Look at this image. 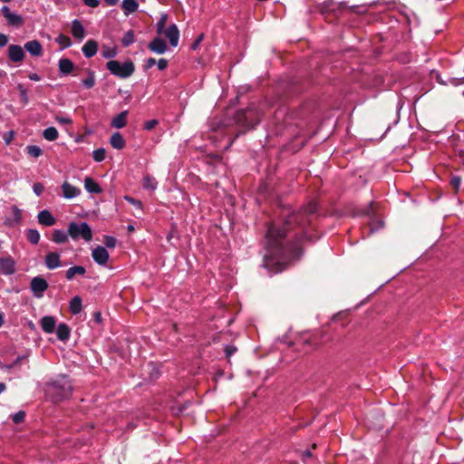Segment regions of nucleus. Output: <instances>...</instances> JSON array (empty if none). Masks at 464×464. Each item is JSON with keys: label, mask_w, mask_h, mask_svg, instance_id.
I'll return each instance as SVG.
<instances>
[{"label": "nucleus", "mask_w": 464, "mask_h": 464, "mask_svg": "<svg viewBox=\"0 0 464 464\" xmlns=\"http://www.w3.org/2000/svg\"><path fill=\"white\" fill-rule=\"evenodd\" d=\"M317 204L309 202L298 212L289 215L283 228L276 225L269 227L266 235V254L263 266L270 273L281 272L293 259L298 258L302 254L299 241L290 245L285 243V227L298 226L304 229L315 218Z\"/></svg>", "instance_id": "f257e3e1"}, {"label": "nucleus", "mask_w": 464, "mask_h": 464, "mask_svg": "<svg viewBox=\"0 0 464 464\" xmlns=\"http://www.w3.org/2000/svg\"><path fill=\"white\" fill-rule=\"evenodd\" d=\"M72 392V384L66 375H59L46 383V394L53 402L69 398Z\"/></svg>", "instance_id": "f03ea898"}, {"label": "nucleus", "mask_w": 464, "mask_h": 464, "mask_svg": "<svg viewBox=\"0 0 464 464\" xmlns=\"http://www.w3.org/2000/svg\"><path fill=\"white\" fill-rule=\"evenodd\" d=\"M68 234L73 240L82 238L86 242L92 239V231L89 224L85 221L77 223L70 222L68 225Z\"/></svg>", "instance_id": "7ed1b4c3"}, {"label": "nucleus", "mask_w": 464, "mask_h": 464, "mask_svg": "<svg viewBox=\"0 0 464 464\" xmlns=\"http://www.w3.org/2000/svg\"><path fill=\"white\" fill-rule=\"evenodd\" d=\"M106 68L111 74L122 79L130 77L134 72V64L130 61L121 63L119 61L111 60L106 63Z\"/></svg>", "instance_id": "20e7f679"}, {"label": "nucleus", "mask_w": 464, "mask_h": 464, "mask_svg": "<svg viewBox=\"0 0 464 464\" xmlns=\"http://www.w3.org/2000/svg\"><path fill=\"white\" fill-rule=\"evenodd\" d=\"M260 119L258 112L252 107L240 111L237 114V121L246 129H252L258 124Z\"/></svg>", "instance_id": "39448f33"}, {"label": "nucleus", "mask_w": 464, "mask_h": 464, "mask_svg": "<svg viewBox=\"0 0 464 464\" xmlns=\"http://www.w3.org/2000/svg\"><path fill=\"white\" fill-rule=\"evenodd\" d=\"M48 288L47 281L42 276H34L32 278L30 283V289L33 295L36 298H42L44 292Z\"/></svg>", "instance_id": "423d86ee"}, {"label": "nucleus", "mask_w": 464, "mask_h": 464, "mask_svg": "<svg viewBox=\"0 0 464 464\" xmlns=\"http://www.w3.org/2000/svg\"><path fill=\"white\" fill-rule=\"evenodd\" d=\"M0 271L5 276H11L15 273V261L7 255L0 257Z\"/></svg>", "instance_id": "0eeeda50"}, {"label": "nucleus", "mask_w": 464, "mask_h": 464, "mask_svg": "<svg viewBox=\"0 0 464 464\" xmlns=\"http://www.w3.org/2000/svg\"><path fill=\"white\" fill-rule=\"evenodd\" d=\"M1 13L3 16L5 18L7 24L12 26H20L23 24V18L16 14L11 12L10 8L6 5H4L1 8Z\"/></svg>", "instance_id": "6e6552de"}, {"label": "nucleus", "mask_w": 464, "mask_h": 464, "mask_svg": "<svg viewBox=\"0 0 464 464\" xmlns=\"http://www.w3.org/2000/svg\"><path fill=\"white\" fill-rule=\"evenodd\" d=\"M44 265L50 270L62 266L61 254L58 252H48L44 256Z\"/></svg>", "instance_id": "1a4fd4ad"}, {"label": "nucleus", "mask_w": 464, "mask_h": 464, "mask_svg": "<svg viewBox=\"0 0 464 464\" xmlns=\"http://www.w3.org/2000/svg\"><path fill=\"white\" fill-rule=\"evenodd\" d=\"M92 256L95 263L105 266L109 260V253L103 246H97L92 249Z\"/></svg>", "instance_id": "9d476101"}, {"label": "nucleus", "mask_w": 464, "mask_h": 464, "mask_svg": "<svg viewBox=\"0 0 464 464\" xmlns=\"http://www.w3.org/2000/svg\"><path fill=\"white\" fill-rule=\"evenodd\" d=\"M62 196L66 199H72L81 195L82 191L79 188L64 181L62 184Z\"/></svg>", "instance_id": "9b49d317"}, {"label": "nucleus", "mask_w": 464, "mask_h": 464, "mask_svg": "<svg viewBox=\"0 0 464 464\" xmlns=\"http://www.w3.org/2000/svg\"><path fill=\"white\" fill-rule=\"evenodd\" d=\"M162 34L169 39L171 46L176 47L179 40V31L176 24H170L163 30Z\"/></svg>", "instance_id": "f8f14e48"}, {"label": "nucleus", "mask_w": 464, "mask_h": 464, "mask_svg": "<svg viewBox=\"0 0 464 464\" xmlns=\"http://www.w3.org/2000/svg\"><path fill=\"white\" fill-rule=\"evenodd\" d=\"M8 58L14 63H20L24 58V49L17 44H10L8 47Z\"/></svg>", "instance_id": "ddd939ff"}, {"label": "nucleus", "mask_w": 464, "mask_h": 464, "mask_svg": "<svg viewBox=\"0 0 464 464\" xmlns=\"http://www.w3.org/2000/svg\"><path fill=\"white\" fill-rule=\"evenodd\" d=\"M43 331L46 334H53L55 331L56 320L53 316L45 315L40 321Z\"/></svg>", "instance_id": "4468645a"}, {"label": "nucleus", "mask_w": 464, "mask_h": 464, "mask_svg": "<svg viewBox=\"0 0 464 464\" xmlns=\"http://www.w3.org/2000/svg\"><path fill=\"white\" fill-rule=\"evenodd\" d=\"M24 49L33 56H41L43 54L42 44L37 40L25 43Z\"/></svg>", "instance_id": "2eb2a0df"}, {"label": "nucleus", "mask_w": 464, "mask_h": 464, "mask_svg": "<svg viewBox=\"0 0 464 464\" xmlns=\"http://www.w3.org/2000/svg\"><path fill=\"white\" fill-rule=\"evenodd\" d=\"M149 49L158 54H162L167 51V44L161 38H154L149 44Z\"/></svg>", "instance_id": "dca6fc26"}, {"label": "nucleus", "mask_w": 464, "mask_h": 464, "mask_svg": "<svg viewBox=\"0 0 464 464\" xmlns=\"http://www.w3.org/2000/svg\"><path fill=\"white\" fill-rule=\"evenodd\" d=\"M38 222L41 225L51 227L55 224V218L49 210H41L37 215Z\"/></svg>", "instance_id": "f3484780"}, {"label": "nucleus", "mask_w": 464, "mask_h": 464, "mask_svg": "<svg viewBox=\"0 0 464 464\" xmlns=\"http://www.w3.org/2000/svg\"><path fill=\"white\" fill-rule=\"evenodd\" d=\"M82 53L86 58H91L97 53L98 44L94 40H88L82 48Z\"/></svg>", "instance_id": "a211bd4d"}, {"label": "nucleus", "mask_w": 464, "mask_h": 464, "mask_svg": "<svg viewBox=\"0 0 464 464\" xmlns=\"http://www.w3.org/2000/svg\"><path fill=\"white\" fill-rule=\"evenodd\" d=\"M72 34L74 38L82 41L85 36V30L82 23L78 19L72 22Z\"/></svg>", "instance_id": "6ab92c4d"}, {"label": "nucleus", "mask_w": 464, "mask_h": 464, "mask_svg": "<svg viewBox=\"0 0 464 464\" xmlns=\"http://www.w3.org/2000/svg\"><path fill=\"white\" fill-rule=\"evenodd\" d=\"M58 67L61 74L67 75L72 72L74 64L70 59L62 58L58 62Z\"/></svg>", "instance_id": "aec40b11"}, {"label": "nucleus", "mask_w": 464, "mask_h": 464, "mask_svg": "<svg viewBox=\"0 0 464 464\" xmlns=\"http://www.w3.org/2000/svg\"><path fill=\"white\" fill-rule=\"evenodd\" d=\"M71 329L64 324L61 323L56 327V335L60 341L65 342L70 338Z\"/></svg>", "instance_id": "412c9836"}, {"label": "nucleus", "mask_w": 464, "mask_h": 464, "mask_svg": "<svg viewBox=\"0 0 464 464\" xmlns=\"http://www.w3.org/2000/svg\"><path fill=\"white\" fill-rule=\"evenodd\" d=\"M127 115L128 111H121L112 119L111 125L115 129H121L125 127L127 124Z\"/></svg>", "instance_id": "4be33fe9"}, {"label": "nucleus", "mask_w": 464, "mask_h": 464, "mask_svg": "<svg viewBox=\"0 0 464 464\" xmlns=\"http://www.w3.org/2000/svg\"><path fill=\"white\" fill-rule=\"evenodd\" d=\"M110 144L116 150H122L126 142L120 132H114L110 138Z\"/></svg>", "instance_id": "5701e85b"}, {"label": "nucleus", "mask_w": 464, "mask_h": 464, "mask_svg": "<svg viewBox=\"0 0 464 464\" xmlns=\"http://www.w3.org/2000/svg\"><path fill=\"white\" fill-rule=\"evenodd\" d=\"M84 188L92 194H99L102 192V188L99 184L90 177L84 179Z\"/></svg>", "instance_id": "b1692460"}, {"label": "nucleus", "mask_w": 464, "mask_h": 464, "mask_svg": "<svg viewBox=\"0 0 464 464\" xmlns=\"http://www.w3.org/2000/svg\"><path fill=\"white\" fill-rule=\"evenodd\" d=\"M121 7L124 14L129 15L138 10L139 3L137 0H122Z\"/></svg>", "instance_id": "393cba45"}, {"label": "nucleus", "mask_w": 464, "mask_h": 464, "mask_svg": "<svg viewBox=\"0 0 464 464\" xmlns=\"http://www.w3.org/2000/svg\"><path fill=\"white\" fill-rule=\"evenodd\" d=\"M86 273L85 267L82 266H74L70 267L66 273L65 277L67 280H72L76 275L84 276Z\"/></svg>", "instance_id": "a878e982"}, {"label": "nucleus", "mask_w": 464, "mask_h": 464, "mask_svg": "<svg viewBox=\"0 0 464 464\" xmlns=\"http://www.w3.org/2000/svg\"><path fill=\"white\" fill-rule=\"evenodd\" d=\"M69 237L68 231L55 229L53 233L52 240L56 244H63L68 241Z\"/></svg>", "instance_id": "bb28decb"}, {"label": "nucleus", "mask_w": 464, "mask_h": 464, "mask_svg": "<svg viewBox=\"0 0 464 464\" xmlns=\"http://www.w3.org/2000/svg\"><path fill=\"white\" fill-rule=\"evenodd\" d=\"M82 304L81 297L78 295L72 297L69 304L70 312L72 314H78L82 311Z\"/></svg>", "instance_id": "cd10ccee"}, {"label": "nucleus", "mask_w": 464, "mask_h": 464, "mask_svg": "<svg viewBox=\"0 0 464 464\" xmlns=\"http://www.w3.org/2000/svg\"><path fill=\"white\" fill-rule=\"evenodd\" d=\"M82 85L85 89H91L95 85V72L92 70H87V77L82 80Z\"/></svg>", "instance_id": "c85d7f7f"}, {"label": "nucleus", "mask_w": 464, "mask_h": 464, "mask_svg": "<svg viewBox=\"0 0 464 464\" xmlns=\"http://www.w3.org/2000/svg\"><path fill=\"white\" fill-rule=\"evenodd\" d=\"M59 133L54 127H48L43 131V137L48 141H53L58 139Z\"/></svg>", "instance_id": "c756f323"}, {"label": "nucleus", "mask_w": 464, "mask_h": 464, "mask_svg": "<svg viewBox=\"0 0 464 464\" xmlns=\"http://www.w3.org/2000/svg\"><path fill=\"white\" fill-rule=\"evenodd\" d=\"M12 214H13V219L12 220H6L5 224L12 226L14 224H19L22 220V212L16 206L12 207Z\"/></svg>", "instance_id": "7c9ffc66"}, {"label": "nucleus", "mask_w": 464, "mask_h": 464, "mask_svg": "<svg viewBox=\"0 0 464 464\" xmlns=\"http://www.w3.org/2000/svg\"><path fill=\"white\" fill-rule=\"evenodd\" d=\"M26 237L33 245H37L40 241V233L38 230L30 228L26 231Z\"/></svg>", "instance_id": "2f4dec72"}, {"label": "nucleus", "mask_w": 464, "mask_h": 464, "mask_svg": "<svg viewBox=\"0 0 464 464\" xmlns=\"http://www.w3.org/2000/svg\"><path fill=\"white\" fill-rule=\"evenodd\" d=\"M157 186L158 182L153 177L147 175L143 178V188L145 189L155 190Z\"/></svg>", "instance_id": "473e14b6"}, {"label": "nucleus", "mask_w": 464, "mask_h": 464, "mask_svg": "<svg viewBox=\"0 0 464 464\" xmlns=\"http://www.w3.org/2000/svg\"><path fill=\"white\" fill-rule=\"evenodd\" d=\"M55 42L61 45L62 49L68 48L72 45V41H71L70 37H68L67 35H64L63 34H60L56 37Z\"/></svg>", "instance_id": "72a5a7b5"}, {"label": "nucleus", "mask_w": 464, "mask_h": 464, "mask_svg": "<svg viewBox=\"0 0 464 464\" xmlns=\"http://www.w3.org/2000/svg\"><path fill=\"white\" fill-rule=\"evenodd\" d=\"M135 36L132 30L126 32L121 39L123 46L128 47L134 43Z\"/></svg>", "instance_id": "f704fd0d"}, {"label": "nucleus", "mask_w": 464, "mask_h": 464, "mask_svg": "<svg viewBox=\"0 0 464 464\" xmlns=\"http://www.w3.org/2000/svg\"><path fill=\"white\" fill-rule=\"evenodd\" d=\"M27 153L33 158H38L42 155L43 150L36 145H29L26 147Z\"/></svg>", "instance_id": "c9c22d12"}, {"label": "nucleus", "mask_w": 464, "mask_h": 464, "mask_svg": "<svg viewBox=\"0 0 464 464\" xmlns=\"http://www.w3.org/2000/svg\"><path fill=\"white\" fill-rule=\"evenodd\" d=\"M92 158L96 162H102L105 159V150L103 148L97 149L92 151Z\"/></svg>", "instance_id": "e433bc0d"}, {"label": "nucleus", "mask_w": 464, "mask_h": 464, "mask_svg": "<svg viewBox=\"0 0 464 464\" xmlns=\"http://www.w3.org/2000/svg\"><path fill=\"white\" fill-rule=\"evenodd\" d=\"M450 184L453 188L455 193H457L461 185V179L459 176H452L450 178Z\"/></svg>", "instance_id": "4c0bfd02"}, {"label": "nucleus", "mask_w": 464, "mask_h": 464, "mask_svg": "<svg viewBox=\"0 0 464 464\" xmlns=\"http://www.w3.org/2000/svg\"><path fill=\"white\" fill-rule=\"evenodd\" d=\"M25 418V412L24 411H19L12 415V420L18 424L24 420Z\"/></svg>", "instance_id": "58836bf2"}, {"label": "nucleus", "mask_w": 464, "mask_h": 464, "mask_svg": "<svg viewBox=\"0 0 464 464\" xmlns=\"http://www.w3.org/2000/svg\"><path fill=\"white\" fill-rule=\"evenodd\" d=\"M102 54L104 58H113L116 56L117 51L115 48L105 47Z\"/></svg>", "instance_id": "ea45409f"}, {"label": "nucleus", "mask_w": 464, "mask_h": 464, "mask_svg": "<svg viewBox=\"0 0 464 464\" xmlns=\"http://www.w3.org/2000/svg\"><path fill=\"white\" fill-rule=\"evenodd\" d=\"M116 243H117V240L115 237H113L111 236L104 237V244L107 247L113 248V247H115Z\"/></svg>", "instance_id": "a19ab883"}, {"label": "nucleus", "mask_w": 464, "mask_h": 464, "mask_svg": "<svg viewBox=\"0 0 464 464\" xmlns=\"http://www.w3.org/2000/svg\"><path fill=\"white\" fill-rule=\"evenodd\" d=\"M54 120L61 125H68L72 122V119L67 116H55Z\"/></svg>", "instance_id": "79ce46f5"}, {"label": "nucleus", "mask_w": 464, "mask_h": 464, "mask_svg": "<svg viewBox=\"0 0 464 464\" xmlns=\"http://www.w3.org/2000/svg\"><path fill=\"white\" fill-rule=\"evenodd\" d=\"M166 20H167V15L163 14L160 17V19L159 20V22L157 23V32H158V34H162L163 30L166 29L165 28Z\"/></svg>", "instance_id": "37998d69"}, {"label": "nucleus", "mask_w": 464, "mask_h": 464, "mask_svg": "<svg viewBox=\"0 0 464 464\" xmlns=\"http://www.w3.org/2000/svg\"><path fill=\"white\" fill-rule=\"evenodd\" d=\"M33 190L35 195L40 196L44 190V187L42 183H35L33 186Z\"/></svg>", "instance_id": "c03bdc74"}, {"label": "nucleus", "mask_w": 464, "mask_h": 464, "mask_svg": "<svg viewBox=\"0 0 464 464\" xmlns=\"http://www.w3.org/2000/svg\"><path fill=\"white\" fill-rule=\"evenodd\" d=\"M159 121L157 120H150V121H147L145 123H144V129L147 130H152L154 127H156L158 125Z\"/></svg>", "instance_id": "a18cd8bd"}, {"label": "nucleus", "mask_w": 464, "mask_h": 464, "mask_svg": "<svg viewBox=\"0 0 464 464\" xmlns=\"http://www.w3.org/2000/svg\"><path fill=\"white\" fill-rule=\"evenodd\" d=\"M449 83L454 85V86H459L460 84H463L464 83V76L463 77H459V78H456V77H453V78H450L449 79Z\"/></svg>", "instance_id": "49530a36"}, {"label": "nucleus", "mask_w": 464, "mask_h": 464, "mask_svg": "<svg viewBox=\"0 0 464 464\" xmlns=\"http://www.w3.org/2000/svg\"><path fill=\"white\" fill-rule=\"evenodd\" d=\"M125 199L130 202L131 205H133L134 207H136L137 208H142V203L141 201L138 200V199H135L133 198H130V197H125Z\"/></svg>", "instance_id": "de8ad7c7"}, {"label": "nucleus", "mask_w": 464, "mask_h": 464, "mask_svg": "<svg viewBox=\"0 0 464 464\" xmlns=\"http://www.w3.org/2000/svg\"><path fill=\"white\" fill-rule=\"evenodd\" d=\"M203 39H204V34H199L197 37V39L194 41V43L191 44V49L197 50Z\"/></svg>", "instance_id": "09e8293b"}, {"label": "nucleus", "mask_w": 464, "mask_h": 464, "mask_svg": "<svg viewBox=\"0 0 464 464\" xmlns=\"http://www.w3.org/2000/svg\"><path fill=\"white\" fill-rule=\"evenodd\" d=\"M157 65H158L159 70L163 71L168 66V61L164 58H161L157 62Z\"/></svg>", "instance_id": "8fccbe9b"}, {"label": "nucleus", "mask_w": 464, "mask_h": 464, "mask_svg": "<svg viewBox=\"0 0 464 464\" xmlns=\"http://www.w3.org/2000/svg\"><path fill=\"white\" fill-rule=\"evenodd\" d=\"M84 5L89 7H97L100 5V0H82Z\"/></svg>", "instance_id": "3c124183"}, {"label": "nucleus", "mask_w": 464, "mask_h": 464, "mask_svg": "<svg viewBox=\"0 0 464 464\" xmlns=\"http://www.w3.org/2000/svg\"><path fill=\"white\" fill-rule=\"evenodd\" d=\"M236 351L237 348L235 346L227 345L225 348L226 356L229 358Z\"/></svg>", "instance_id": "603ef678"}, {"label": "nucleus", "mask_w": 464, "mask_h": 464, "mask_svg": "<svg viewBox=\"0 0 464 464\" xmlns=\"http://www.w3.org/2000/svg\"><path fill=\"white\" fill-rule=\"evenodd\" d=\"M19 90H20V96H21L22 101L24 102V103H27L28 96H27L26 91L21 86H19Z\"/></svg>", "instance_id": "864d4df0"}, {"label": "nucleus", "mask_w": 464, "mask_h": 464, "mask_svg": "<svg viewBox=\"0 0 464 464\" xmlns=\"http://www.w3.org/2000/svg\"><path fill=\"white\" fill-rule=\"evenodd\" d=\"M8 43V37L5 34L0 33V47H4Z\"/></svg>", "instance_id": "5fc2aeb1"}, {"label": "nucleus", "mask_w": 464, "mask_h": 464, "mask_svg": "<svg viewBox=\"0 0 464 464\" xmlns=\"http://www.w3.org/2000/svg\"><path fill=\"white\" fill-rule=\"evenodd\" d=\"M28 77L30 80L34 81V82H39L41 80L40 75L35 72L29 73Z\"/></svg>", "instance_id": "6e6d98bb"}, {"label": "nucleus", "mask_w": 464, "mask_h": 464, "mask_svg": "<svg viewBox=\"0 0 464 464\" xmlns=\"http://www.w3.org/2000/svg\"><path fill=\"white\" fill-rule=\"evenodd\" d=\"M154 64H156V60L154 58H149L146 62V67L147 68H150L152 67Z\"/></svg>", "instance_id": "4d7b16f0"}, {"label": "nucleus", "mask_w": 464, "mask_h": 464, "mask_svg": "<svg viewBox=\"0 0 464 464\" xmlns=\"http://www.w3.org/2000/svg\"><path fill=\"white\" fill-rule=\"evenodd\" d=\"M94 319L97 323H100L101 320H102V314L100 312H95L94 313Z\"/></svg>", "instance_id": "13d9d810"}, {"label": "nucleus", "mask_w": 464, "mask_h": 464, "mask_svg": "<svg viewBox=\"0 0 464 464\" xmlns=\"http://www.w3.org/2000/svg\"><path fill=\"white\" fill-rule=\"evenodd\" d=\"M105 2L108 5L113 6L119 2V0H105Z\"/></svg>", "instance_id": "bf43d9fd"}, {"label": "nucleus", "mask_w": 464, "mask_h": 464, "mask_svg": "<svg viewBox=\"0 0 464 464\" xmlns=\"http://www.w3.org/2000/svg\"><path fill=\"white\" fill-rule=\"evenodd\" d=\"M6 389V385L4 382H0V394Z\"/></svg>", "instance_id": "052dcab7"}, {"label": "nucleus", "mask_w": 464, "mask_h": 464, "mask_svg": "<svg viewBox=\"0 0 464 464\" xmlns=\"http://www.w3.org/2000/svg\"><path fill=\"white\" fill-rule=\"evenodd\" d=\"M5 323L4 314L0 312V327L3 326Z\"/></svg>", "instance_id": "680f3d73"}, {"label": "nucleus", "mask_w": 464, "mask_h": 464, "mask_svg": "<svg viewBox=\"0 0 464 464\" xmlns=\"http://www.w3.org/2000/svg\"><path fill=\"white\" fill-rule=\"evenodd\" d=\"M459 157H460V159L462 160V161L464 163V150H459Z\"/></svg>", "instance_id": "e2e57ef3"}, {"label": "nucleus", "mask_w": 464, "mask_h": 464, "mask_svg": "<svg viewBox=\"0 0 464 464\" xmlns=\"http://www.w3.org/2000/svg\"><path fill=\"white\" fill-rule=\"evenodd\" d=\"M127 230L129 232H132L134 230V227L132 225H129L128 227H127Z\"/></svg>", "instance_id": "0e129e2a"}, {"label": "nucleus", "mask_w": 464, "mask_h": 464, "mask_svg": "<svg viewBox=\"0 0 464 464\" xmlns=\"http://www.w3.org/2000/svg\"><path fill=\"white\" fill-rule=\"evenodd\" d=\"M13 135H14V132L13 131H10V137H7V140H10L13 138Z\"/></svg>", "instance_id": "69168bd1"}, {"label": "nucleus", "mask_w": 464, "mask_h": 464, "mask_svg": "<svg viewBox=\"0 0 464 464\" xmlns=\"http://www.w3.org/2000/svg\"><path fill=\"white\" fill-rule=\"evenodd\" d=\"M375 230H376V229H375V228H373V227L371 226L369 233H372V232H374Z\"/></svg>", "instance_id": "338daca9"}, {"label": "nucleus", "mask_w": 464, "mask_h": 464, "mask_svg": "<svg viewBox=\"0 0 464 464\" xmlns=\"http://www.w3.org/2000/svg\"><path fill=\"white\" fill-rule=\"evenodd\" d=\"M9 142H10V140H5L6 144H9Z\"/></svg>", "instance_id": "774afa93"}]
</instances>
